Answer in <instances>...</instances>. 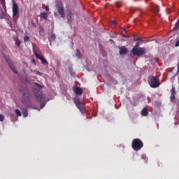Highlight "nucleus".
Listing matches in <instances>:
<instances>
[{
    "label": "nucleus",
    "instance_id": "obj_1",
    "mask_svg": "<svg viewBox=\"0 0 179 179\" xmlns=\"http://www.w3.org/2000/svg\"><path fill=\"white\" fill-rule=\"evenodd\" d=\"M148 83L152 89H156V87H159L160 86V80H159L155 76H150L148 78Z\"/></svg>",
    "mask_w": 179,
    "mask_h": 179
},
{
    "label": "nucleus",
    "instance_id": "obj_2",
    "mask_svg": "<svg viewBox=\"0 0 179 179\" xmlns=\"http://www.w3.org/2000/svg\"><path fill=\"white\" fill-rule=\"evenodd\" d=\"M20 92L22 94V103L30 100V90L27 87H21Z\"/></svg>",
    "mask_w": 179,
    "mask_h": 179
},
{
    "label": "nucleus",
    "instance_id": "obj_3",
    "mask_svg": "<svg viewBox=\"0 0 179 179\" xmlns=\"http://www.w3.org/2000/svg\"><path fill=\"white\" fill-rule=\"evenodd\" d=\"M131 147L136 152H138V150H141L143 148V142L139 138H134L132 141Z\"/></svg>",
    "mask_w": 179,
    "mask_h": 179
},
{
    "label": "nucleus",
    "instance_id": "obj_4",
    "mask_svg": "<svg viewBox=\"0 0 179 179\" xmlns=\"http://www.w3.org/2000/svg\"><path fill=\"white\" fill-rule=\"evenodd\" d=\"M13 19L14 23H16L19 19V6L15 1H13Z\"/></svg>",
    "mask_w": 179,
    "mask_h": 179
},
{
    "label": "nucleus",
    "instance_id": "obj_5",
    "mask_svg": "<svg viewBox=\"0 0 179 179\" xmlns=\"http://www.w3.org/2000/svg\"><path fill=\"white\" fill-rule=\"evenodd\" d=\"M131 52L136 57H141V55H143L146 52V49L145 48H133Z\"/></svg>",
    "mask_w": 179,
    "mask_h": 179
},
{
    "label": "nucleus",
    "instance_id": "obj_6",
    "mask_svg": "<svg viewBox=\"0 0 179 179\" xmlns=\"http://www.w3.org/2000/svg\"><path fill=\"white\" fill-rule=\"evenodd\" d=\"M74 104L76 106L77 108L80 110V113L82 114H85L86 113V110L85 109V106L83 105V103L80 101V99H74Z\"/></svg>",
    "mask_w": 179,
    "mask_h": 179
},
{
    "label": "nucleus",
    "instance_id": "obj_7",
    "mask_svg": "<svg viewBox=\"0 0 179 179\" xmlns=\"http://www.w3.org/2000/svg\"><path fill=\"white\" fill-rule=\"evenodd\" d=\"M34 94L35 97L38 100V101H41L43 99V92L39 90L35 89L34 90Z\"/></svg>",
    "mask_w": 179,
    "mask_h": 179
},
{
    "label": "nucleus",
    "instance_id": "obj_8",
    "mask_svg": "<svg viewBox=\"0 0 179 179\" xmlns=\"http://www.w3.org/2000/svg\"><path fill=\"white\" fill-rule=\"evenodd\" d=\"M34 52L36 58H38V59H40V61H41V63L43 64V65H48V61H47L46 58H44L43 57V56L38 54L37 52H36V50H34Z\"/></svg>",
    "mask_w": 179,
    "mask_h": 179
},
{
    "label": "nucleus",
    "instance_id": "obj_9",
    "mask_svg": "<svg viewBox=\"0 0 179 179\" xmlns=\"http://www.w3.org/2000/svg\"><path fill=\"white\" fill-rule=\"evenodd\" d=\"M66 19L68 23H69L70 24L72 22H73V14L72 13V10H71L70 9L67 10L66 11Z\"/></svg>",
    "mask_w": 179,
    "mask_h": 179
},
{
    "label": "nucleus",
    "instance_id": "obj_10",
    "mask_svg": "<svg viewBox=\"0 0 179 179\" xmlns=\"http://www.w3.org/2000/svg\"><path fill=\"white\" fill-rule=\"evenodd\" d=\"M57 12L60 14V17H65V10L64 9V6H59L57 7Z\"/></svg>",
    "mask_w": 179,
    "mask_h": 179
},
{
    "label": "nucleus",
    "instance_id": "obj_11",
    "mask_svg": "<svg viewBox=\"0 0 179 179\" xmlns=\"http://www.w3.org/2000/svg\"><path fill=\"white\" fill-rule=\"evenodd\" d=\"M73 90L77 96H80L83 93V90L80 87H73Z\"/></svg>",
    "mask_w": 179,
    "mask_h": 179
},
{
    "label": "nucleus",
    "instance_id": "obj_12",
    "mask_svg": "<svg viewBox=\"0 0 179 179\" xmlns=\"http://www.w3.org/2000/svg\"><path fill=\"white\" fill-rule=\"evenodd\" d=\"M150 10L152 13H155V15H157L159 13V11L160 10V8H159V6L152 4L150 6Z\"/></svg>",
    "mask_w": 179,
    "mask_h": 179
},
{
    "label": "nucleus",
    "instance_id": "obj_13",
    "mask_svg": "<svg viewBox=\"0 0 179 179\" xmlns=\"http://www.w3.org/2000/svg\"><path fill=\"white\" fill-rule=\"evenodd\" d=\"M120 55H125V54H128V48L125 46H122L120 48L119 52Z\"/></svg>",
    "mask_w": 179,
    "mask_h": 179
},
{
    "label": "nucleus",
    "instance_id": "obj_14",
    "mask_svg": "<svg viewBox=\"0 0 179 179\" xmlns=\"http://www.w3.org/2000/svg\"><path fill=\"white\" fill-rule=\"evenodd\" d=\"M141 115H143V117H148V115H149V112L146 108H143L141 110Z\"/></svg>",
    "mask_w": 179,
    "mask_h": 179
},
{
    "label": "nucleus",
    "instance_id": "obj_15",
    "mask_svg": "<svg viewBox=\"0 0 179 179\" xmlns=\"http://www.w3.org/2000/svg\"><path fill=\"white\" fill-rule=\"evenodd\" d=\"M179 29V19L177 20L176 23H175V26L172 29V31H177Z\"/></svg>",
    "mask_w": 179,
    "mask_h": 179
},
{
    "label": "nucleus",
    "instance_id": "obj_16",
    "mask_svg": "<svg viewBox=\"0 0 179 179\" xmlns=\"http://www.w3.org/2000/svg\"><path fill=\"white\" fill-rule=\"evenodd\" d=\"M116 8H122V1H117L115 2Z\"/></svg>",
    "mask_w": 179,
    "mask_h": 179
},
{
    "label": "nucleus",
    "instance_id": "obj_17",
    "mask_svg": "<svg viewBox=\"0 0 179 179\" xmlns=\"http://www.w3.org/2000/svg\"><path fill=\"white\" fill-rule=\"evenodd\" d=\"M14 41L15 43V45H17V47H20V44H22V42L20 41L19 38H15Z\"/></svg>",
    "mask_w": 179,
    "mask_h": 179
},
{
    "label": "nucleus",
    "instance_id": "obj_18",
    "mask_svg": "<svg viewBox=\"0 0 179 179\" xmlns=\"http://www.w3.org/2000/svg\"><path fill=\"white\" fill-rule=\"evenodd\" d=\"M40 17H41V19H47L48 17V14L47 13H41L40 15Z\"/></svg>",
    "mask_w": 179,
    "mask_h": 179
},
{
    "label": "nucleus",
    "instance_id": "obj_19",
    "mask_svg": "<svg viewBox=\"0 0 179 179\" xmlns=\"http://www.w3.org/2000/svg\"><path fill=\"white\" fill-rule=\"evenodd\" d=\"M9 67L13 71V72H15V73H17V70L16 69V67H15V65L13 64H10Z\"/></svg>",
    "mask_w": 179,
    "mask_h": 179
},
{
    "label": "nucleus",
    "instance_id": "obj_20",
    "mask_svg": "<svg viewBox=\"0 0 179 179\" xmlns=\"http://www.w3.org/2000/svg\"><path fill=\"white\" fill-rule=\"evenodd\" d=\"M4 59H5V61L7 62L8 66L12 65V64H13V63L11 62L10 59H9V57L5 56Z\"/></svg>",
    "mask_w": 179,
    "mask_h": 179
},
{
    "label": "nucleus",
    "instance_id": "obj_21",
    "mask_svg": "<svg viewBox=\"0 0 179 179\" xmlns=\"http://www.w3.org/2000/svg\"><path fill=\"white\" fill-rule=\"evenodd\" d=\"M109 26L110 27H115V26H117V22L115 21V20H111L110 22H109Z\"/></svg>",
    "mask_w": 179,
    "mask_h": 179
},
{
    "label": "nucleus",
    "instance_id": "obj_22",
    "mask_svg": "<svg viewBox=\"0 0 179 179\" xmlns=\"http://www.w3.org/2000/svg\"><path fill=\"white\" fill-rule=\"evenodd\" d=\"M76 55V57H78V59L82 58V55H80V50H79V49H77Z\"/></svg>",
    "mask_w": 179,
    "mask_h": 179
},
{
    "label": "nucleus",
    "instance_id": "obj_23",
    "mask_svg": "<svg viewBox=\"0 0 179 179\" xmlns=\"http://www.w3.org/2000/svg\"><path fill=\"white\" fill-rule=\"evenodd\" d=\"M15 114L17 117H22V112L19 109H15Z\"/></svg>",
    "mask_w": 179,
    "mask_h": 179
},
{
    "label": "nucleus",
    "instance_id": "obj_24",
    "mask_svg": "<svg viewBox=\"0 0 179 179\" xmlns=\"http://www.w3.org/2000/svg\"><path fill=\"white\" fill-rule=\"evenodd\" d=\"M22 115L26 117H27L28 115V113H27V108H24L23 110H22Z\"/></svg>",
    "mask_w": 179,
    "mask_h": 179
},
{
    "label": "nucleus",
    "instance_id": "obj_25",
    "mask_svg": "<svg viewBox=\"0 0 179 179\" xmlns=\"http://www.w3.org/2000/svg\"><path fill=\"white\" fill-rule=\"evenodd\" d=\"M170 100L171 101H174V100H176V94H171Z\"/></svg>",
    "mask_w": 179,
    "mask_h": 179
},
{
    "label": "nucleus",
    "instance_id": "obj_26",
    "mask_svg": "<svg viewBox=\"0 0 179 179\" xmlns=\"http://www.w3.org/2000/svg\"><path fill=\"white\" fill-rule=\"evenodd\" d=\"M35 86L37 87H39V89H44V85H40L38 83H34Z\"/></svg>",
    "mask_w": 179,
    "mask_h": 179
},
{
    "label": "nucleus",
    "instance_id": "obj_27",
    "mask_svg": "<svg viewBox=\"0 0 179 179\" xmlns=\"http://www.w3.org/2000/svg\"><path fill=\"white\" fill-rule=\"evenodd\" d=\"M33 72H34V73H35V75H38V76H43V73H41L38 71L35 70Z\"/></svg>",
    "mask_w": 179,
    "mask_h": 179
},
{
    "label": "nucleus",
    "instance_id": "obj_28",
    "mask_svg": "<svg viewBox=\"0 0 179 179\" xmlns=\"http://www.w3.org/2000/svg\"><path fill=\"white\" fill-rule=\"evenodd\" d=\"M24 41L26 42V41H30V37L26 36L24 37Z\"/></svg>",
    "mask_w": 179,
    "mask_h": 179
},
{
    "label": "nucleus",
    "instance_id": "obj_29",
    "mask_svg": "<svg viewBox=\"0 0 179 179\" xmlns=\"http://www.w3.org/2000/svg\"><path fill=\"white\" fill-rule=\"evenodd\" d=\"M171 94H176V88L174 87L171 89Z\"/></svg>",
    "mask_w": 179,
    "mask_h": 179
},
{
    "label": "nucleus",
    "instance_id": "obj_30",
    "mask_svg": "<svg viewBox=\"0 0 179 179\" xmlns=\"http://www.w3.org/2000/svg\"><path fill=\"white\" fill-rule=\"evenodd\" d=\"M51 38L53 39V40H55L57 38V35H55V34L54 33H52L51 34Z\"/></svg>",
    "mask_w": 179,
    "mask_h": 179
},
{
    "label": "nucleus",
    "instance_id": "obj_31",
    "mask_svg": "<svg viewBox=\"0 0 179 179\" xmlns=\"http://www.w3.org/2000/svg\"><path fill=\"white\" fill-rule=\"evenodd\" d=\"M3 120H4L3 115L0 114V121H1V122H2V121H3Z\"/></svg>",
    "mask_w": 179,
    "mask_h": 179
},
{
    "label": "nucleus",
    "instance_id": "obj_32",
    "mask_svg": "<svg viewBox=\"0 0 179 179\" xmlns=\"http://www.w3.org/2000/svg\"><path fill=\"white\" fill-rule=\"evenodd\" d=\"M3 16H5V14L3 13H1L0 14V19H3Z\"/></svg>",
    "mask_w": 179,
    "mask_h": 179
},
{
    "label": "nucleus",
    "instance_id": "obj_33",
    "mask_svg": "<svg viewBox=\"0 0 179 179\" xmlns=\"http://www.w3.org/2000/svg\"><path fill=\"white\" fill-rule=\"evenodd\" d=\"M175 47H179V40L176 42Z\"/></svg>",
    "mask_w": 179,
    "mask_h": 179
},
{
    "label": "nucleus",
    "instance_id": "obj_34",
    "mask_svg": "<svg viewBox=\"0 0 179 179\" xmlns=\"http://www.w3.org/2000/svg\"><path fill=\"white\" fill-rule=\"evenodd\" d=\"M39 33L41 34V33H44V29L43 28H41L39 31Z\"/></svg>",
    "mask_w": 179,
    "mask_h": 179
},
{
    "label": "nucleus",
    "instance_id": "obj_35",
    "mask_svg": "<svg viewBox=\"0 0 179 179\" xmlns=\"http://www.w3.org/2000/svg\"><path fill=\"white\" fill-rule=\"evenodd\" d=\"M134 48H139V43H137L136 44V45L134 46Z\"/></svg>",
    "mask_w": 179,
    "mask_h": 179
},
{
    "label": "nucleus",
    "instance_id": "obj_36",
    "mask_svg": "<svg viewBox=\"0 0 179 179\" xmlns=\"http://www.w3.org/2000/svg\"><path fill=\"white\" fill-rule=\"evenodd\" d=\"M7 23L9 26H12V22H10V20H8Z\"/></svg>",
    "mask_w": 179,
    "mask_h": 179
},
{
    "label": "nucleus",
    "instance_id": "obj_37",
    "mask_svg": "<svg viewBox=\"0 0 179 179\" xmlns=\"http://www.w3.org/2000/svg\"><path fill=\"white\" fill-rule=\"evenodd\" d=\"M134 41H143L142 38H136Z\"/></svg>",
    "mask_w": 179,
    "mask_h": 179
},
{
    "label": "nucleus",
    "instance_id": "obj_38",
    "mask_svg": "<svg viewBox=\"0 0 179 179\" xmlns=\"http://www.w3.org/2000/svg\"><path fill=\"white\" fill-rule=\"evenodd\" d=\"M45 10H46V11L50 10V8H48V6H45Z\"/></svg>",
    "mask_w": 179,
    "mask_h": 179
},
{
    "label": "nucleus",
    "instance_id": "obj_39",
    "mask_svg": "<svg viewBox=\"0 0 179 179\" xmlns=\"http://www.w3.org/2000/svg\"><path fill=\"white\" fill-rule=\"evenodd\" d=\"M1 2L2 5H3V3H5V0H1Z\"/></svg>",
    "mask_w": 179,
    "mask_h": 179
},
{
    "label": "nucleus",
    "instance_id": "obj_40",
    "mask_svg": "<svg viewBox=\"0 0 179 179\" xmlns=\"http://www.w3.org/2000/svg\"><path fill=\"white\" fill-rule=\"evenodd\" d=\"M167 13H170V10L169 8L166 9Z\"/></svg>",
    "mask_w": 179,
    "mask_h": 179
},
{
    "label": "nucleus",
    "instance_id": "obj_41",
    "mask_svg": "<svg viewBox=\"0 0 179 179\" xmlns=\"http://www.w3.org/2000/svg\"><path fill=\"white\" fill-rule=\"evenodd\" d=\"M32 62H33V64H36V60L35 59H32Z\"/></svg>",
    "mask_w": 179,
    "mask_h": 179
},
{
    "label": "nucleus",
    "instance_id": "obj_42",
    "mask_svg": "<svg viewBox=\"0 0 179 179\" xmlns=\"http://www.w3.org/2000/svg\"><path fill=\"white\" fill-rule=\"evenodd\" d=\"M178 72H179V63L178 64Z\"/></svg>",
    "mask_w": 179,
    "mask_h": 179
},
{
    "label": "nucleus",
    "instance_id": "obj_43",
    "mask_svg": "<svg viewBox=\"0 0 179 179\" xmlns=\"http://www.w3.org/2000/svg\"><path fill=\"white\" fill-rule=\"evenodd\" d=\"M139 0H133V2H138Z\"/></svg>",
    "mask_w": 179,
    "mask_h": 179
},
{
    "label": "nucleus",
    "instance_id": "obj_44",
    "mask_svg": "<svg viewBox=\"0 0 179 179\" xmlns=\"http://www.w3.org/2000/svg\"><path fill=\"white\" fill-rule=\"evenodd\" d=\"M32 25H33L34 27H35V26H36V24H34V22H32Z\"/></svg>",
    "mask_w": 179,
    "mask_h": 179
},
{
    "label": "nucleus",
    "instance_id": "obj_45",
    "mask_svg": "<svg viewBox=\"0 0 179 179\" xmlns=\"http://www.w3.org/2000/svg\"><path fill=\"white\" fill-rule=\"evenodd\" d=\"M41 108H43L44 107V105H41Z\"/></svg>",
    "mask_w": 179,
    "mask_h": 179
},
{
    "label": "nucleus",
    "instance_id": "obj_46",
    "mask_svg": "<svg viewBox=\"0 0 179 179\" xmlns=\"http://www.w3.org/2000/svg\"><path fill=\"white\" fill-rule=\"evenodd\" d=\"M178 108H179V101H178Z\"/></svg>",
    "mask_w": 179,
    "mask_h": 179
}]
</instances>
